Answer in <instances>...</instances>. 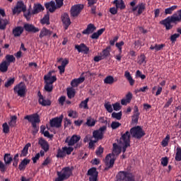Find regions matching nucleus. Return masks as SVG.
<instances>
[{
	"label": "nucleus",
	"instance_id": "nucleus-46",
	"mask_svg": "<svg viewBox=\"0 0 181 181\" xmlns=\"http://www.w3.org/2000/svg\"><path fill=\"white\" fill-rule=\"evenodd\" d=\"M95 123H96V121L94 119H93L92 117H89L87 119V122L86 124L89 127H95Z\"/></svg>",
	"mask_w": 181,
	"mask_h": 181
},
{
	"label": "nucleus",
	"instance_id": "nucleus-15",
	"mask_svg": "<svg viewBox=\"0 0 181 181\" xmlns=\"http://www.w3.org/2000/svg\"><path fill=\"white\" fill-rule=\"evenodd\" d=\"M24 119H27L31 124H39L40 122V115L37 114L27 115Z\"/></svg>",
	"mask_w": 181,
	"mask_h": 181
},
{
	"label": "nucleus",
	"instance_id": "nucleus-53",
	"mask_svg": "<svg viewBox=\"0 0 181 181\" xmlns=\"http://www.w3.org/2000/svg\"><path fill=\"white\" fill-rule=\"evenodd\" d=\"M2 128H3V132L4 134H8L9 133V127H8V123L5 122L2 124Z\"/></svg>",
	"mask_w": 181,
	"mask_h": 181
},
{
	"label": "nucleus",
	"instance_id": "nucleus-64",
	"mask_svg": "<svg viewBox=\"0 0 181 181\" xmlns=\"http://www.w3.org/2000/svg\"><path fill=\"white\" fill-rule=\"evenodd\" d=\"M0 170L1 173H5L6 170V167L4 163H2L0 160Z\"/></svg>",
	"mask_w": 181,
	"mask_h": 181
},
{
	"label": "nucleus",
	"instance_id": "nucleus-49",
	"mask_svg": "<svg viewBox=\"0 0 181 181\" xmlns=\"http://www.w3.org/2000/svg\"><path fill=\"white\" fill-rule=\"evenodd\" d=\"M135 76H136V78H141L142 80H145L146 78V76L142 74V72L141 71H139V70H137L136 71Z\"/></svg>",
	"mask_w": 181,
	"mask_h": 181
},
{
	"label": "nucleus",
	"instance_id": "nucleus-1",
	"mask_svg": "<svg viewBox=\"0 0 181 181\" xmlns=\"http://www.w3.org/2000/svg\"><path fill=\"white\" fill-rule=\"evenodd\" d=\"M180 22H181V9L176 11L173 16H168L165 20H161L160 24L163 25L166 30H170L173 28L171 23L177 24Z\"/></svg>",
	"mask_w": 181,
	"mask_h": 181
},
{
	"label": "nucleus",
	"instance_id": "nucleus-27",
	"mask_svg": "<svg viewBox=\"0 0 181 181\" xmlns=\"http://www.w3.org/2000/svg\"><path fill=\"white\" fill-rule=\"evenodd\" d=\"M24 32V28L21 26H18L16 28H13L12 33L14 37H21Z\"/></svg>",
	"mask_w": 181,
	"mask_h": 181
},
{
	"label": "nucleus",
	"instance_id": "nucleus-26",
	"mask_svg": "<svg viewBox=\"0 0 181 181\" xmlns=\"http://www.w3.org/2000/svg\"><path fill=\"white\" fill-rule=\"evenodd\" d=\"M122 151V148L121 147H119L117 143H114L113 144V151H112V154H110L111 155V158L114 159V157L115 156H119L120 154Z\"/></svg>",
	"mask_w": 181,
	"mask_h": 181
},
{
	"label": "nucleus",
	"instance_id": "nucleus-22",
	"mask_svg": "<svg viewBox=\"0 0 181 181\" xmlns=\"http://www.w3.org/2000/svg\"><path fill=\"white\" fill-rule=\"evenodd\" d=\"M23 28L28 33H35L40 32V28H35L33 24L25 23Z\"/></svg>",
	"mask_w": 181,
	"mask_h": 181
},
{
	"label": "nucleus",
	"instance_id": "nucleus-51",
	"mask_svg": "<svg viewBox=\"0 0 181 181\" xmlns=\"http://www.w3.org/2000/svg\"><path fill=\"white\" fill-rule=\"evenodd\" d=\"M104 107L107 112L111 113L113 112L112 106L111 105V104L110 103H105Z\"/></svg>",
	"mask_w": 181,
	"mask_h": 181
},
{
	"label": "nucleus",
	"instance_id": "nucleus-38",
	"mask_svg": "<svg viewBox=\"0 0 181 181\" xmlns=\"http://www.w3.org/2000/svg\"><path fill=\"white\" fill-rule=\"evenodd\" d=\"M40 23L42 25H50L49 12H47V13L44 16L43 18L40 21Z\"/></svg>",
	"mask_w": 181,
	"mask_h": 181
},
{
	"label": "nucleus",
	"instance_id": "nucleus-61",
	"mask_svg": "<svg viewBox=\"0 0 181 181\" xmlns=\"http://www.w3.org/2000/svg\"><path fill=\"white\" fill-rule=\"evenodd\" d=\"M173 97H172V98H170L168 100L167 103H165V106H164V108H168V107L171 105V104L173 103Z\"/></svg>",
	"mask_w": 181,
	"mask_h": 181
},
{
	"label": "nucleus",
	"instance_id": "nucleus-57",
	"mask_svg": "<svg viewBox=\"0 0 181 181\" xmlns=\"http://www.w3.org/2000/svg\"><path fill=\"white\" fill-rule=\"evenodd\" d=\"M121 125L122 124L118 122H112L111 124V127L112 128V129H116L121 127Z\"/></svg>",
	"mask_w": 181,
	"mask_h": 181
},
{
	"label": "nucleus",
	"instance_id": "nucleus-41",
	"mask_svg": "<svg viewBox=\"0 0 181 181\" xmlns=\"http://www.w3.org/2000/svg\"><path fill=\"white\" fill-rule=\"evenodd\" d=\"M176 9H177V6L173 5L171 7H169V8L165 9V15H171V14H173V12Z\"/></svg>",
	"mask_w": 181,
	"mask_h": 181
},
{
	"label": "nucleus",
	"instance_id": "nucleus-20",
	"mask_svg": "<svg viewBox=\"0 0 181 181\" xmlns=\"http://www.w3.org/2000/svg\"><path fill=\"white\" fill-rule=\"evenodd\" d=\"M75 49H76L79 53H83L85 54H88L90 52V48L83 43L75 45Z\"/></svg>",
	"mask_w": 181,
	"mask_h": 181
},
{
	"label": "nucleus",
	"instance_id": "nucleus-2",
	"mask_svg": "<svg viewBox=\"0 0 181 181\" xmlns=\"http://www.w3.org/2000/svg\"><path fill=\"white\" fill-rule=\"evenodd\" d=\"M55 71H49L47 75L44 76L45 86L44 89L47 93H52L53 90V83L57 81L56 75L52 76Z\"/></svg>",
	"mask_w": 181,
	"mask_h": 181
},
{
	"label": "nucleus",
	"instance_id": "nucleus-6",
	"mask_svg": "<svg viewBox=\"0 0 181 181\" xmlns=\"http://www.w3.org/2000/svg\"><path fill=\"white\" fill-rule=\"evenodd\" d=\"M130 139L131 136L129 132H126L123 134L119 139L120 144L123 145L122 152L125 153L127 151V148L130 146Z\"/></svg>",
	"mask_w": 181,
	"mask_h": 181
},
{
	"label": "nucleus",
	"instance_id": "nucleus-25",
	"mask_svg": "<svg viewBox=\"0 0 181 181\" xmlns=\"http://www.w3.org/2000/svg\"><path fill=\"white\" fill-rule=\"evenodd\" d=\"M85 81V77H79L78 78H74L71 82V86L72 88H77L79 84H81Z\"/></svg>",
	"mask_w": 181,
	"mask_h": 181
},
{
	"label": "nucleus",
	"instance_id": "nucleus-11",
	"mask_svg": "<svg viewBox=\"0 0 181 181\" xmlns=\"http://www.w3.org/2000/svg\"><path fill=\"white\" fill-rule=\"evenodd\" d=\"M107 127L106 125L100 127L99 129L93 132V137L97 139H103L105 132L107 131Z\"/></svg>",
	"mask_w": 181,
	"mask_h": 181
},
{
	"label": "nucleus",
	"instance_id": "nucleus-50",
	"mask_svg": "<svg viewBox=\"0 0 181 181\" xmlns=\"http://www.w3.org/2000/svg\"><path fill=\"white\" fill-rule=\"evenodd\" d=\"M122 112H113L112 114V117L114 119H116L117 120H120L122 119Z\"/></svg>",
	"mask_w": 181,
	"mask_h": 181
},
{
	"label": "nucleus",
	"instance_id": "nucleus-9",
	"mask_svg": "<svg viewBox=\"0 0 181 181\" xmlns=\"http://www.w3.org/2000/svg\"><path fill=\"white\" fill-rule=\"evenodd\" d=\"M74 147H62V149H58L56 157L57 158H63L66 157V155H71V152H74Z\"/></svg>",
	"mask_w": 181,
	"mask_h": 181
},
{
	"label": "nucleus",
	"instance_id": "nucleus-58",
	"mask_svg": "<svg viewBox=\"0 0 181 181\" xmlns=\"http://www.w3.org/2000/svg\"><path fill=\"white\" fill-rule=\"evenodd\" d=\"M168 162H169V160H168V157H165V158H161L160 163H161V165H163V167L168 166Z\"/></svg>",
	"mask_w": 181,
	"mask_h": 181
},
{
	"label": "nucleus",
	"instance_id": "nucleus-63",
	"mask_svg": "<svg viewBox=\"0 0 181 181\" xmlns=\"http://www.w3.org/2000/svg\"><path fill=\"white\" fill-rule=\"evenodd\" d=\"M139 118V115H133L132 120L134 124H137Z\"/></svg>",
	"mask_w": 181,
	"mask_h": 181
},
{
	"label": "nucleus",
	"instance_id": "nucleus-33",
	"mask_svg": "<svg viewBox=\"0 0 181 181\" xmlns=\"http://www.w3.org/2000/svg\"><path fill=\"white\" fill-rule=\"evenodd\" d=\"M165 47V44H156L155 46L151 45L150 49L154 50L155 52H158L162 50Z\"/></svg>",
	"mask_w": 181,
	"mask_h": 181
},
{
	"label": "nucleus",
	"instance_id": "nucleus-62",
	"mask_svg": "<svg viewBox=\"0 0 181 181\" xmlns=\"http://www.w3.org/2000/svg\"><path fill=\"white\" fill-rule=\"evenodd\" d=\"M66 102V96H61L59 99H58V103H59L61 105H64V103Z\"/></svg>",
	"mask_w": 181,
	"mask_h": 181
},
{
	"label": "nucleus",
	"instance_id": "nucleus-10",
	"mask_svg": "<svg viewBox=\"0 0 181 181\" xmlns=\"http://www.w3.org/2000/svg\"><path fill=\"white\" fill-rule=\"evenodd\" d=\"M84 8L83 4H74L71 7L70 13L72 17H77Z\"/></svg>",
	"mask_w": 181,
	"mask_h": 181
},
{
	"label": "nucleus",
	"instance_id": "nucleus-40",
	"mask_svg": "<svg viewBox=\"0 0 181 181\" xmlns=\"http://www.w3.org/2000/svg\"><path fill=\"white\" fill-rule=\"evenodd\" d=\"M111 49L110 46H107L106 49H103V52L100 54L104 59L110 55V49Z\"/></svg>",
	"mask_w": 181,
	"mask_h": 181
},
{
	"label": "nucleus",
	"instance_id": "nucleus-45",
	"mask_svg": "<svg viewBox=\"0 0 181 181\" xmlns=\"http://www.w3.org/2000/svg\"><path fill=\"white\" fill-rule=\"evenodd\" d=\"M88 101H89L88 98H86V100H82L79 105V108H83L85 110H88Z\"/></svg>",
	"mask_w": 181,
	"mask_h": 181
},
{
	"label": "nucleus",
	"instance_id": "nucleus-39",
	"mask_svg": "<svg viewBox=\"0 0 181 181\" xmlns=\"http://www.w3.org/2000/svg\"><path fill=\"white\" fill-rule=\"evenodd\" d=\"M146 9V4L145 3H140L138 4V16L141 15Z\"/></svg>",
	"mask_w": 181,
	"mask_h": 181
},
{
	"label": "nucleus",
	"instance_id": "nucleus-31",
	"mask_svg": "<svg viewBox=\"0 0 181 181\" xmlns=\"http://www.w3.org/2000/svg\"><path fill=\"white\" fill-rule=\"evenodd\" d=\"M38 103L44 107L50 106L52 101L49 99H46L45 97L38 99Z\"/></svg>",
	"mask_w": 181,
	"mask_h": 181
},
{
	"label": "nucleus",
	"instance_id": "nucleus-5",
	"mask_svg": "<svg viewBox=\"0 0 181 181\" xmlns=\"http://www.w3.org/2000/svg\"><path fill=\"white\" fill-rule=\"evenodd\" d=\"M117 179L118 181H135L134 176L129 171H119Z\"/></svg>",
	"mask_w": 181,
	"mask_h": 181
},
{
	"label": "nucleus",
	"instance_id": "nucleus-3",
	"mask_svg": "<svg viewBox=\"0 0 181 181\" xmlns=\"http://www.w3.org/2000/svg\"><path fill=\"white\" fill-rule=\"evenodd\" d=\"M73 175V168L70 167L64 168L62 171H57V177L55 178L54 181H64L68 180L70 176Z\"/></svg>",
	"mask_w": 181,
	"mask_h": 181
},
{
	"label": "nucleus",
	"instance_id": "nucleus-56",
	"mask_svg": "<svg viewBox=\"0 0 181 181\" xmlns=\"http://www.w3.org/2000/svg\"><path fill=\"white\" fill-rule=\"evenodd\" d=\"M37 123H33V124H31V125L33 126V134H37L38 132H39V129H40V127H39V126H37Z\"/></svg>",
	"mask_w": 181,
	"mask_h": 181
},
{
	"label": "nucleus",
	"instance_id": "nucleus-48",
	"mask_svg": "<svg viewBox=\"0 0 181 181\" xmlns=\"http://www.w3.org/2000/svg\"><path fill=\"white\" fill-rule=\"evenodd\" d=\"M176 151L175 160L181 161V148L177 147Z\"/></svg>",
	"mask_w": 181,
	"mask_h": 181
},
{
	"label": "nucleus",
	"instance_id": "nucleus-18",
	"mask_svg": "<svg viewBox=\"0 0 181 181\" xmlns=\"http://www.w3.org/2000/svg\"><path fill=\"white\" fill-rule=\"evenodd\" d=\"M62 22L63 23L64 30H67L69 28V26L71 25V20L67 13H64L62 16Z\"/></svg>",
	"mask_w": 181,
	"mask_h": 181
},
{
	"label": "nucleus",
	"instance_id": "nucleus-42",
	"mask_svg": "<svg viewBox=\"0 0 181 181\" xmlns=\"http://www.w3.org/2000/svg\"><path fill=\"white\" fill-rule=\"evenodd\" d=\"M15 81H16L15 77L8 78V81L5 82L4 87L6 88H8L10 86L14 84Z\"/></svg>",
	"mask_w": 181,
	"mask_h": 181
},
{
	"label": "nucleus",
	"instance_id": "nucleus-55",
	"mask_svg": "<svg viewBox=\"0 0 181 181\" xmlns=\"http://www.w3.org/2000/svg\"><path fill=\"white\" fill-rule=\"evenodd\" d=\"M113 110L116 112L119 111L122 109V106L119 103H115L112 105Z\"/></svg>",
	"mask_w": 181,
	"mask_h": 181
},
{
	"label": "nucleus",
	"instance_id": "nucleus-21",
	"mask_svg": "<svg viewBox=\"0 0 181 181\" xmlns=\"http://www.w3.org/2000/svg\"><path fill=\"white\" fill-rule=\"evenodd\" d=\"M45 8L49 11V13H54L57 8L56 6V2L51 1L45 4Z\"/></svg>",
	"mask_w": 181,
	"mask_h": 181
},
{
	"label": "nucleus",
	"instance_id": "nucleus-30",
	"mask_svg": "<svg viewBox=\"0 0 181 181\" xmlns=\"http://www.w3.org/2000/svg\"><path fill=\"white\" fill-rule=\"evenodd\" d=\"M112 4L115 5V6L117 9L123 10V9L126 8V5L124 3L123 0H115L112 2Z\"/></svg>",
	"mask_w": 181,
	"mask_h": 181
},
{
	"label": "nucleus",
	"instance_id": "nucleus-43",
	"mask_svg": "<svg viewBox=\"0 0 181 181\" xmlns=\"http://www.w3.org/2000/svg\"><path fill=\"white\" fill-rule=\"evenodd\" d=\"M76 92L73 88H70L66 90V95L69 99L74 98L75 97Z\"/></svg>",
	"mask_w": 181,
	"mask_h": 181
},
{
	"label": "nucleus",
	"instance_id": "nucleus-35",
	"mask_svg": "<svg viewBox=\"0 0 181 181\" xmlns=\"http://www.w3.org/2000/svg\"><path fill=\"white\" fill-rule=\"evenodd\" d=\"M124 77H125V78H126L127 81H129V83H130V85H131L132 86H133L134 85V83H135V80H134V78H132V76H131L129 71H126L124 72Z\"/></svg>",
	"mask_w": 181,
	"mask_h": 181
},
{
	"label": "nucleus",
	"instance_id": "nucleus-8",
	"mask_svg": "<svg viewBox=\"0 0 181 181\" xmlns=\"http://www.w3.org/2000/svg\"><path fill=\"white\" fill-rule=\"evenodd\" d=\"M27 87L23 82L18 83L13 87V93L20 97H24L26 94Z\"/></svg>",
	"mask_w": 181,
	"mask_h": 181
},
{
	"label": "nucleus",
	"instance_id": "nucleus-32",
	"mask_svg": "<svg viewBox=\"0 0 181 181\" xmlns=\"http://www.w3.org/2000/svg\"><path fill=\"white\" fill-rule=\"evenodd\" d=\"M117 79L114 78L111 75H108L104 79V83L108 85H112L115 82H117Z\"/></svg>",
	"mask_w": 181,
	"mask_h": 181
},
{
	"label": "nucleus",
	"instance_id": "nucleus-34",
	"mask_svg": "<svg viewBox=\"0 0 181 181\" xmlns=\"http://www.w3.org/2000/svg\"><path fill=\"white\" fill-rule=\"evenodd\" d=\"M30 147H31L30 143H28L25 146L24 148H23V150L21 151V153L20 154L21 158L27 156V154H28V152L29 151Z\"/></svg>",
	"mask_w": 181,
	"mask_h": 181
},
{
	"label": "nucleus",
	"instance_id": "nucleus-7",
	"mask_svg": "<svg viewBox=\"0 0 181 181\" xmlns=\"http://www.w3.org/2000/svg\"><path fill=\"white\" fill-rule=\"evenodd\" d=\"M129 134L132 135V137L140 139L143 136H145L146 133L143 130L142 127L140 126L134 127L130 129Z\"/></svg>",
	"mask_w": 181,
	"mask_h": 181
},
{
	"label": "nucleus",
	"instance_id": "nucleus-60",
	"mask_svg": "<svg viewBox=\"0 0 181 181\" xmlns=\"http://www.w3.org/2000/svg\"><path fill=\"white\" fill-rule=\"evenodd\" d=\"M139 64H146V56L144 54H141L140 56V59L139 60Z\"/></svg>",
	"mask_w": 181,
	"mask_h": 181
},
{
	"label": "nucleus",
	"instance_id": "nucleus-4",
	"mask_svg": "<svg viewBox=\"0 0 181 181\" xmlns=\"http://www.w3.org/2000/svg\"><path fill=\"white\" fill-rule=\"evenodd\" d=\"M32 7L30 6L27 13H25L24 16L28 21L31 18L32 16L37 15L40 13L42 12L45 10L44 6L40 4H35L33 6V10L31 11Z\"/></svg>",
	"mask_w": 181,
	"mask_h": 181
},
{
	"label": "nucleus",
	"instance_id": "nucleus-17",
	"mask_svg": "<svg viewBox=\"0 0 181 181\" xmlns=\"http://www.w3.org/2000/svg\"><path fill=\"white\" fill-rule=\"evenodd\" d=\"M80 139H81V136L73 135L70 139L69 138L65 139V144H68L69 146H73L75 145V144H77Z\"/></svg>",
	"mask_w": 181,
	"mask_h": 181
},
{
	"label": "nucleus",
	"instance_id": "nucleus-12",
	"mask_svg": "<svg viewBox=\"0 0 181 181\" xmlns=\"http://www.w3.org/2000/svg\"><path fill=\"white\" fill-rule=\"evenodd\" d=\"M62 119L63 115H61L60 117H56L49 121V126L52 128H60L62 127Z\"/></svg>",
	"mask_w": 181,
	"mask_h": 181
},
{
	"label": "nucleus",
	"instance_id": "nucleus-29",
	"mask_svg": "<svg viewBox=\"0 0 181 181\" xmlns=\"http://www.w3.org/2000/svg\"><path fill=\"white\" fill-rule=\"evenodd\" d=\"M13 160V157L12 154L10 153H6L4 156V161L5 165H9L11 163H12Z\"/></svg>",
	"mask_w": 181,
	"mask_h": 181
},
{
	"label": "nucleus",
	"instance_id": "nucleus-24",
	"mask_svg": "<svg viewBox=\"0 0 181 181\" xmlns=\"http://www.w3.org/2000/svg\"><path fill=\"white\" fill-rule=\"evenodd\" d=\"M52 33V31H51L50 30L46 28H43L41 30V31H40L39 38L42 39L45 37H50Z\"/></svg>",
	"mask_w": 181,
	"mask_h": 181
},
{
	"label": "nucleus",
	"instance_id": "nucleus-44",
	"mask_svg": "<svg viewBox=\"0 0 181 181\" xmlns=\"http://www.w3.org/2000/svg\"><path fill=\"white\" fill-rule=\"evenodd\" d=\"M8 24V21L6 19H1L0 21V30H4L6 28V25Z\"/></svg>",
	"mask_w": 181,
	"mask_h": 181
},
{
	"label": "nucleus",
	"instance_id": "nucleus-59",
	"mask_svg": "<svg viewBox=\"0 0 181 181\" xmlns=\"http://www.w3.org/2000/svg\"><path fill=\"white\" fill-rule=\"evenodd\" d=\"M148 86H144V87H142V88H140L139 89H136V90H135V93H140V92L144 93V92H146V90H148Z\"/></svg>",
	"mask_w": 181,
	"mask_h": 181
},
{
	"label": "nucleus",
	"instance_id": "nucleus-28",
	"mask_svg": "<svg viewBox=\"0 0 181 181\" xmlns=\"http://www.w3.org/2000/svg\"><path fill=\"white\" fill-rule=\"evenodd\" d=\"M30 160L28 158H24L23 160L19 163L18 169L20 171H23L25 170V168L30 163Z\"/></svg>",
	"mask_w": 181,
	"mask_h": 181
},
{
	"label": "nucleus",
	"instance_id": "nucleus-54",
	"mask_svg": "<svg viewBox=\"0 0 181 181\" xmlns=\"http://www.w3.org/2000/svg\"><path fill=\"white\" fill-rule=\"evenodd\" d=\"M64 0H55V3H56V6L57 8V9H60L63 5H64Z\"/></svg>",
	"mask_w": 181,
	"mask_h": 181
},
{
	"label": "nucleus",
	"instance_id": "nucleus-36",
	"mask_svg": "<svg viewBox=\"0 0 181 181\" xmlns=\"http://www.w3.org/2000/svg\"><path fill=\"white\" fill-rule=\"evenodd\" d=\"M9 66L10 64H7L6 62L2 61L0 64V71H1V73H6Z\"/></svg>",
	"mask_w": 181,
	"mask_h": 181
},
{
	"label": "nucleus",
	"instance_id": "nucleus-19",
	"mask_svg": "<svg viewBox=\"0 0 181 181\" xmlns=\"http://www.w3.org/2000/svg\"><path fill=\"white\" fill-rule=\"evenodd\" d=\"M38 145L41 146L42 149L45 151V152H48L49 150V144L46 139L43 138H40L38 139Z\"/></svg>",
	"mask_w": 181,
	"mask_h": 181
},
{
	"label": "nucleus",
	"instance_id": "nucleus-16",
	"mask_svg": "<svg viewBox=\"0 0 181 181\" xmlns=\"http://www.w3.org/2000/svg\"><path fill=\"white\" fill-rule=\"evenodd\" d=\"M87 175L90 176L89 181H98L99 172L95 168H91L88 170Z\"/></svg>",
	"mask_w": 181,
	"mask_h": 181
},
{
	"label": "nucleus",
	"instance_id": "nucleus-14",
	"mask_svg": "<svg viewBox=\"0 0 181 181\" xmlns=\"http://www.w3.org/2000/svg\"><path fill=\"white\" fill-rule=\"evenodd\" d=\"M115 158H111V154H107L105 157V168L104 169L105 171L109 170L110 168H113L114 164L115 163Z\"/></svg>",
	"mask_w": 181,
	"mask_h": 181
},
{
	"label": "nucleus",
	"instance_id": "nucleus-47",
	"mask_svg": "<svg viewBox=\"0 0 181 181\" xmlns=\"http://www.w3.org/2000/svg\"><path fill=\"white\" fill-rule=\"evenodd\" d=\"M170 139V135L167 134L165 138L163 140V141H161V146H163V147L168 146Z\"/></svg>",
	"mask_w": 181,
	"mask_h": 181
},
{
	"label": "nucleus",
	"instance_id": "nucleus-23",
	"mask_svg": "<svg viewBox=\"0 0 181 181\" xmlns=\"http://www.w3.org/2000/svg\"><path fill=\"white\" fill-rule=\"evenodd\" d=\"M95 30H96V28L94 25V24L90 23L88 25L87 28L82 31V34L83 35H90V34L93 33V32H95Z\"/></svg>",
	"mask_w": 181,
	"mask_h": 181
},
{
	"label": "nucleus",
	"instance_id": "nucleus-52",
	"mask_svg": "<svg viewBox=\"0 0 181 181\" xmlns=\"http://www.w3.org/2000/svg\"><path fill=\"white\" fill-rule=\"evenodd\" d=\"M180 37V35L179 33H175L170 37V40H171L172 43H175Z\"/></svg>",
	"mask_w": 181,
	"mask_h": 181
},
{
	"label": "nucleus",
	"instance_id": "nucleus-13",
	"mask_svg": "<svg viewBox=\"0 0 181 181\" xmlns=\"http://www.w3.org/2000/svg\"><path fill=\"white\" fill-rule=\"evenodd\" d=\"M26 11V6L23 1H18L16 6L13 8V14H19L21 12H25Z\"/></svg>",
	"mask_w": 181,
	"mask_h": 181
},
{
	"label": "nucleus",
	"instance_id": "nucleus-37",
	"mask_svg": "<svg viewBox=\"0 0 181 181\" xmlns=\"http://www.w3.org/2000/svg\"><path fill=\"white\" fill-rule=\"evenodd\" d=\"M5 59L4 62H7L9 65L12 63H15L16 62V58L12 54H7L5 56Z\"/></svg>",
	"mask_w": 181,
	"mask_h": 181
}]
</instances>
